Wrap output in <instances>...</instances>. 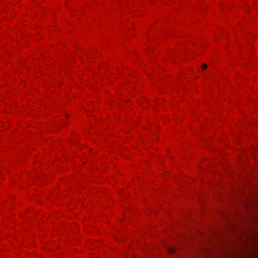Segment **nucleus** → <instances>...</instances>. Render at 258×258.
Returning <instances> with one entry per match:
<instances>
[{
  "label": "nucleus",
  "mask_w": 258,
  "mask_h": 258,
  "mask_svg": "<svg viewBox=\"0 0 258 258\" xmlns=\"http://www.w3.org/2000/svg\"><path fill=\"white\" fill-rule=\"evenodd\" d=\"M207 68V66L206 64H204L202 66V68L203 70H205Z\"/></svg>",
  "instance_id": "obj_1"
},
{
  "label": "nucleus",
  "mask_w": 258,
  "mask_h": 258,
  "mask_svg": "<svg viewBox=\"0 0 258 258\" xmlns=\"http://www.w3.org/2000/svg\"><path fill=\"white\" fill-rule=\"evenodd\" d=\"M174 251H174V249L173 248H170V249H169V252L170 253H172L174 252Z\"/></svg>",
  "instance_id": "obj_2"
}]
</instances>
